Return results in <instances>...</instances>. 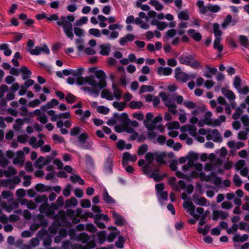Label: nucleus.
<instances>
[{
	"instance_id": "nucleus-1",
	"label": "nucleus",
	"mask_w": 249,
	"mask_h": 249,
	"mask_svg": "<svg viewBox=\"0 0 249 249\" xmlns=\"http://www.w3.org/2000/svg\"><path fill=\"white\" fill-rule=\"evenodd\" d=\"M166 157L165 152H155L147 153L145 156L146 164L142 168L143 174L149 178H153L155 181H159L162 179V177L159 174V167L154 163V160L160 164L165 163L164 159Z\"/></svg>"
},
{
	"instance_id": "nucleus-2",
	"label": "nucleus",
	"mask_w": 249,
	"mask_h": 249,
	"mask_svg": "<svg viewBox=\"0 0 249 249\" xmlns=\"http://www.w3.org/2000/svg\"><path fill=\"white\" fill-rule=\"evenodd\" d=\"M69 234L71 236V239H75L77 241H80L83 243H87V244L84 246L77 244L72 246L70 241H67L63 243L61 249H91L96 246V244L94 242L88 243L89 237L85 232L81 233L76 236L75 238H74L75 231L74 229H71L69 231Z\"/></svg>"
},
{
	"instance_id": "nucleus-3",
	"label": "nucleus",
	"mask_w": 249,
	"mask_h": 249,
	"mask_svg": "<svg viewBox=\"0 0 249 249\" xmlns=\"http://www.w3.org/2000/svg\"><path fill=\"white\" fill-rule=\"evenodd\" d=\"M49 21H56V24L61 27L66 36L71 39H73V27L72 23L74 21L75 18L73 15L63 16L59 17L57 14H54L47 17Z\"/></svg>"
},
{
	"instance_id": "nucleus-4",
	"label": "nucleus",
	"mask_w": 249,
	"mask_h": 249,
	"mask_svg": "<svg viewBox=\"0 0 249 249\" xmlns=\"http://www.w3.org/2000/svg\"><path fill=\"white\" fill-rule=\"evenodd\" d=\"M36 201L37 203L44 202L39 207V211L41 213H44L47 216H53L54 215V211L57 210L58 206L54 203L49 206L47 203L48 199L46 196H40L36 197Z\"/></svg>"
},
{
	"instance_id": "nucleus-5",
	"label": "nucleus",
	"mask_w": 249,
	"mask_h": 249,
	"mask_svg": "<svg viewBox=\"0 0 249 249\" xmlns=\"http://www.w3.org/2000/svg\"><path fill=\"white\" fill-rule=\"evenodd\" d=\"M81 212V210L77 209L76 212L72 210H68L66 213L63 211H60L58 212V213L55 215L54 219L57 221L58 224L59 225H65L66 222V216L67 215L70 217L71 219L74 218L75 216H77L79 215Z\"/></svg>"
},
{
	"instance_id": "nucleus-6",
	"label": "nucleus",
	"mask_w": 249,
	"mask_h": 249,
	"mask_svg": "<svg viewBox=\"0 0 249 249\" xmlns=\"http://www.w3.org/2000/svg\"><path fill=\"white\" fill-rule=\"evenodd\" d=\"M122 96V90L115 85H112V92L107 89H104L101 93V96L102 98L109 101H112L114 99L119 100Z\"/></svg>"
},
{
	"instance_id": "nucleus-7",
	"label": "nucleus",
	"mask_w": 249,
	"mask_h": 249,
	"mask_svg": "<svg viewBox=\"0 0 249 249\" xmlns=\"http://www.w3.org/2000/svg\"><path fill=\"white\" fill-rule=\"evenodd\" d=\"M192 177L194 178H199L201 180L206 182L211 181L215 185L218 186L222 183L220 178L217 177L214 173L211 172L208 175H206L204 173H197L196 172H193Z\"/></svg>"
},
{
	"instance_id": "nucleus-8",
	"label": "nucleus",
	"mask_w": 249,
	"mask_h": 249,
	"mask_svg": "<svg viewBox=\"0 0 249 249\" xmlns=\"http://www.w3.org/2000/svg\"><path fill=\"white\" fill-rule=\"evenodd\" d=\"M178 59L180 64L189 66L193 69L201 68L199 62L196 60L191 55H182Z\"/></svg>"
},
{
	"instance_id": "nucleus-9",
	"label": "nucleus",
	"mask_w": 249,
	"mask_h": 249,
	"mask_svg": "<svg viewBox=\"0 0 249 249\" xmlns=\"http://www.w3.org/2000/svg\"><path fill=\"white\" fill-rule=\"evenodd\" d=\"M95 77L99 80V82L96 81V85L94 86V87L99 88V89H101L105 88L107 86L106 83V75L105 72L101 70H97L95 71Z\"/></svg>"
},
{
	"instance_id": "nucleus-10",
	"label": "nucleus",
	"mask_w": 249,
	"mask_h": 249,
	"mask_svg": "<svg viewBox=\"0 0 249 249\" xmlns=\"http://www.w3.org/2000/svg\"><path fill=\"white\" fill-rule=\"evenodd\" d=\"M206 138L208 140H213L215 142L220 143L222 142V137L219 131L217 129H214L212 130L209 129Z\"/></svg>"
},
{
	"instance_id": "nucleus-11",
	"label": "nucleus",
	"mask_w": 249,
	"mask_h": 249,
	"mask_svg": "<svg viewBox=\"0 0 249 249\" xmlns=\"http://www.w3.org/2000/svg\"><path fill=\"white\" fill-rule=\"evenodd\" d=\"M76 82L78 85H89L94 87L96 85V81L93 76H86L85 77H79L76 79Z\"/></svg>"
},
{
	"instance_id": "nucleus-12",
	"label": "nucleus",
	"mask_w": 249,
	"mask_h": 249,
	"mask_svg": "<svg viewBox=\"0 0 249 249\" xmlns=\"http://www.w3.org/2000/svg\"><path fill=\"white\" fill-rule=\"evenodd\" d=\"M157 197L159 201L166 200L168 199V193L164 191V185L163 183H159L155 186Z\"/></svg>"
},
{
	"instance_id": "nucleus-13",
	"label": "nucleus",
	"mask_w": 249,
	"mask_h": 249,
	"mask_svg": "<svg viewBox=\"0 0 249 249\" xmlns=\"http://www.w3.org/2000/svg\"><path fill=\"white\" fill-rule=\"evenodd\" d=\"M36 220L39 221V223L33 224L30 227V229L33 231L37 230L39 226H46L48 224L47 219L42 214H38L36 217Z\"/></svg>"
},
{
	"instance_id": "nucleus-14",
	"label": "nucleus",
	"mask_w": 249,
	"mask_h": 249,
	"mask_svg": "<svg viewBox=\"0 0 249 249\" xmlns=\"http://www.w3.org/2000/svg\"><path fill=\"white\" fill-rule=\"evenodd\" d=\"M160 96L164 102L166 107H168L175 105V97L173 95H167L163 92L160 93Z\"/></svg>"
},
{
	"instance_id": "nucleus-15",
	"label": "nucleus",
	"mask_w": 249,
	"mask_h": 249,
	"mask_svg": "<svg viewBox=\"0 0 249 249\" xmlns=\"http://www.w3.org/2000/svg\"><path fill=\"white\" fill-rule=\"evenodd\" d=\"M183 207L186 210L187 212L193 216L194 218L196 219H198L199 218L200 216L195 213L196 207L192 202L190 201H185L183 203Z\"/></svg>"
},
{
	"instance_id": "nucleus-16",
	"label": "nucleus",
	"mask_w": 249,
	"mask_h": 249,
	"mask_svg": "<svg viewBox=\"0 0 249 249\" xmlns=\"http://www.w3.org/2000/svg\"><path fill=\"white\" fill-rule=\"evenodd\" d=\"M188 73L182 71L179 67L175 69V78L179 81L185 83L188 81Z\"/></svg>"
},
{
	"instance_id": "nucleus-17",
	"label": "nucleus",
	"mask_w": 249,
	"mask_h": 249,
	"mask_svg": "<svg viewBox=\"0 0 249 249\" xmlns=\"http://www.w3.org/2000/svg\"><path fill=\"white\" fill-rule=\"evenodd\" d=\"M229 214L228 212L222 210H214L212 213V219L216 221L220 218L222 220L226 219Z\"/></svg>"
},
{
	"instance_id": "nucleus-18",
	"label": "nucleus",
	"mask_w": 249,
	"mask_h": 249,
	"mask_svg": "<svg viewBox=\"0 0 249 249\" xmlns=\"http://www.w3.org/2000/svg\"><path fill=\"white\" fill-rule=\"evenodd\" d=\"M42 52L47 54H49L50 50L47 45L36 46L33 50H31L30 53L32 55H38Z\"/></svg>"
},
{
	"instance_id": "nucleus-19",
	"label": "nucleus",
	"mask_w": 249,
	"mask_h": 249,
	"mask_svg": "<svg viewBox=\"0 0 249 249\" xmlns=\"http://www.w3.org/2000/svg\"><path fill=\"white\" fill-rule=\"evenodd\" d=\"M137 157L135 154L132 155L129 152H125L123 154L122 160V164L124 166H126L128 161L134 162L136 160Z\"/></svg>"
},
{
	"instance_id": "nucleus-20",
	"label": "nucleus",
	"mask_w": 249,
	"mask_h": 249,
	"mask_svg": "<svg viewBox=\"0 0 249 249\" xmlns=\"http://www.w3.org/2000/svg\"><path fill=\"white\" fill-rule=\"evenodd\" d=\"M24 161V154L22 151H18L16 156L13 160V163L19 166H22Z\"/></svg>"
},
{
	"instance_id": "nucleus-21",
	"label": "nucleus",
	"mask_w": 249,
	"mask_h": 249,
	"mask_svg": "<svg viewBox=\"0 0 249 249\" xmlns=\"http://www.w3.org/2000/svg\"><path fill=\"white\" fill-rule=\"evenodd\" d=\"M172 71V69L169 67H159L157 70V74L160 76H169Z\"/></svg>"
},
{
	"instance_id": "nucleus-22",
	"label": "nucleus",
	"mask_w": 249,
	"mask_h": 249,
	"mask_svg": "<svg viewBox=\"0 0 249 249\" xmlns=\"http://www.w3.org/2000/svg\"><path fill=\"white\" fill-rule=\"evenodd\" d=\"M135 38L134 35L129 34L120 38L119 43L122 46H124L127 42L133 41Z\"/></svg>"
},
{
	"instance_id": "nucleus-23",
	"label": "nucleus",
	"mask_w": 249,
	"mask_h": 249,
	"mask_svg": "<svg viewBox=\"0 0 249 249\" xmlns=\"http://www.w3.org/2000/svg\"><path fill=\"white\" fill-rule=\"evenodd\" d=\"M36 115L37 116V120L43 124H46L48 122V118L46 115L41 111L40 109L35 110Z\"/></svg>"
},
{
	"instance_id": "nucleus-24",
	"label": "nucleus",
	"mask_w": 249,
	"mask_h": 249,
	"mask_svg": "<svg viewBox=\"0 0 249 249\" xmlns=\"http://www.w3.org/2000/svg\"><path fill=\"white\" fill-rule=\"evenodd\" d=\"M18 204L16 202H14L12 204L8 205L5 201H2L0 204V207L8 213H10L15 208L18 207Z\"/></svg>"
},
{
	"instance_id": "nucleus-25",
	"label": "nucleus",
	"mask_w": 249,
	"mask_h": 249,
	"mask_svg": "<svg viewBox=\"0 0 249 249\" xmlns=\"http://www.w3.org/2000/svg\"><path fill=\"white\" fill-rule=\"evenodd\" d=\"M49 163V160L45 159L44 157H40L35 162V166L36 168L41 169L44 165H47Z\"/></svg>"
},
{
	"instance_id": "nucleus-26",
	"label": "nucleus",
	"mask_w": 249,
	"mask_h": 249,
	"mask_svg": "<svg viewBox=\"0 0 249 249\" xmlns=\"http://www.w3.org/2000/svg\"><path fill=\"white\" fill-rule=\"evenodd\" d=\"M112 214L113 218L115 219V224L116 225L121 226L125 223V219L118 213L113 211L112 212Z\"/></svg>"
},
{
	"instance_id": "nucleus-27",
	"label": "nucleus",
	"mask_w": 249,
	"mask_h": 249,
	"mask_svg": "<svg viewBox=\"0 0 249 249\" xmlns=\"http://www.w3.org/2000/svg\"><path fill=\"white\" fill-rule=\"evenodd\" d=\"M100 53L103 55H108L111 51V45L109 43L100 45Z\"/></svg>"
},
{
	"instance_id": "nucleus-28",
	"label": "nucleus",
	"mask_w": 249,
	"mask_h": 249,
	"mask_svg": "<svg viewBox=\"0 0 249 249\" xmlns=\"http://www.w3.org/2000/svg\"><path fill=\"white\" fill-rule=\"evenodd\" d=\"M222 94L228 99L230 101H233L236 98V96L233 92L227 89L223 88L221 89Z\"/></svg>"
},
{
	"instance_id": "nucleus-29",
	"label": "nucleus",
	"mask_w": 249,
	"mask_h": 249,
	"mask_svg": "<svg viewBox=\"0 0 249 249\" xmlns=\"http://www.w3.org/2000/svg\"><path fill=\"white\" fill-rule=\"evenodd\" d=\"M29 144L34 148H37L44 144V141L42 139L37 141L36 139L34 137H32L29 140Z\"/></svg>"
},
{
	"instance_id": "nucleus-30",
	"label": "nucleus",
	"mask_w": 249,
	"mask_h": 249,
	"mask_svg": "<svg viewBox=\"0 0 249 249\" xmlns=\"http://www.w3.org/2000/svg\"><path fill=\"white\" fill-rule=\"evenodd\" d=\"M194 201L196 205L202 206H208L210 204V201L204 197L194 198Z\"/></svg>"
},
{
	"instance_id": "nucleus-31",
	"label": "nucleus",
	"mask_w": 249,
	"mask_h": 249,
	"mask_svg": "<svg viewBox=\"0 0 249 249\" xmlns=\"http://www.w3.org/2000/svg\"><path fill=\"white\" fill-rule=\"evenodd\" d=\"M58 104V101L56 99H53L50 102H48L46 105L42 106L40 109L42 111H45L47 109L53 108Z\"/></svg>"
},
{
	"instance_id": "nucleus-32",
	"label": "nucleus",
	"mask_w": 249,
	"mask_h": 249,
	"mask_svg": "<svg viewBox=\"0 0 249 249\" xmlns=\"http://www.w3.org/2000/svg\"><path fill=\"white\" fill-rule=\"evenodd\" d=\"M244 145V143L241 142H235L234 141H231L227 142V146L234 149H239L243 147Z\"/></svg>"
},
{
	"instance_id": "nucleus-33",
	"label": "nucleus",
	"mask_w": 249,
	"mask_h": 249,
	"mask_svg": "<svg viewBox=\"0 0 249 249\" xmlns=\"http://www.w3.org/2000/svg\"><path fill=\"white\" fill-rule=\"evenodd\" d=\"M20 71L22 73L23 80H27L30 78L31 71L25 66H22L20 68Z\"/></svg>"
},
{
	"instance_id": "nucleus-34",
	"label": "nucleus",
	"mask_w": 249,
	"mask_h": 249,
	"mask_svg": "<svg viewBox=\"0 0 249 249\" xmlns=\"http://www.w3.org/2000/svg\"><path fill=\"white\" fill-rule=\"evenodd\" d=\"M212 116L213 114L211 111H207L204 114V119L203 120L204 121L205 124L213 126V120L212 119Z\"/></svg>"
},
{
	"instance_id": "nucleus-35",
	"label": "nucleus",
	"mask_w": 249,
	"mask_h": 249,
	"mask_svg": "<svg viewBox=\"0 0 249 249\" xmlns=\"http://www.w3.org/2000/svg\"><path fill=\"white\" fill-rule=\"evenodd\" d=\"M112 162L113 159L112 157L108 156L107 159L104 165V168L107 172L109 173L112 172Z\"/></svg>"
},
{
	"instance_id": "nucleus-36",
	"label": "nucleus",
	"mask_w": 249,
	"mask_h": 249,
	"mask_svg": "<svg viewBox=\"0 0 249 249\" xmlns=\"http://www.w3.org/2000/svg\"><path fill=\"white\" fill-rule=\"evenodd\" d=\"M188 35L196 41H200L202 38L201 35L194 29H189L187 31Z\"/></svg>"
},
{
	"instance_id": "nucleus-37",
	"label": "nucleus",
	"mask_w": 249,
	"mask_h": 249,
	"mask_svg": "<svg viewBox=\"0 0 249 249\" xmlns=\"http://www.w3.org/2000/svg\"><path fill=\"white\" fill-rule=\"evenodd\" d=\"M236 23L235 20H232V17L231 15H228L226 16L224 19V21L221 24V27L223 28H226L230 23H231L232 25H234Z\"/></svg>"
},
{
	"instance_id": "nucleus-38",
	"label": "nucleus",
	"mask_w": 249,
	"mask_h": 249,
	"mask_svg": "<svg viewBox=\"0 0 249 249\" xmlns=\"http://www.w3.org/2000/svg\"><path fill=\"white\" fill-rule=\"evenodd\" d=\"M249 237L248 234H245L241 236L240 234H235L232 237V240L236 242H244L247 240Z\"/></svg>"
},
{
	"instance_id": "nucleus-39",
	"label": "nucleus",
	"mask_w": 249,
	"mask_h": 249,
	"mask_svg": "<svg viewBox=\"0 0 249 249\" xmlns=\"http://www.w3.org/2000/svg\"><path fill=\"white\" fill-rule=\"evenodd\" d=\"M103 197L104 200L107 203L112 204L115 202V200L109 196L106 189L104 190Z\"/></svg>"
},
{
	"instance_id": "nucleus-40",
	"label": "nucleus",
	"mask_w": 249,
	"mask_h": 249,
	"mask_svg": "<svg viewBox=\"0 0 249 249\" xmlns=\"http://www.w3.org/2000/svg\"><path fill=\"white\" fill-rule=\"evenodd\" d=\"M195 171H192L189 174V175H185L182 173L181 172L179 171H178L176 172V176L178 178H184L188 180H191L193 178H194L192 177V174L193 172H195Z\"/></svg>"
},
{
	"instance_id": "nucleus-41",
	"label": "nucleus",
	"mask_w": 249,
	"mask_h": 249,
	"mask_svg": "<svg viewBox=\"0 0 249 249\" xmlns=\"http://www.w3.org/2000/svg\"><path fill=\"white\" fill-rule=\"evenodd\" d=\"M221 38H215L213 42V48L217 50L219 53L223 51V46L220 44Z\"/></svg>"
},
{
	"instance_id": "nucleus-42",
	"label": "nucleus",
	"mask_w": 249,
	"mask_h": 249,
	"mask_svg": "<svg viewBox=\"0 0 249 249\" xmlns=\"http://www.w3.org/2000/svg\"><path fill=\"white\" fill-rule=\"evenodd\" d=\"M88 135L86 133H82L78 137L79 146L81 148L82 145L86 143L88 138Z\"/></svg>"
},
{
	"instance_id": "nucleus-43",
	"label": "nucleus",
	"mask_w": 249,
	"mask_h": 249,
	"mask_svg": "<svg viewBox=\"0 0 249 249\" xmlns=\"http://www.w3.org/2000/svg\"><path fill=\"white\" fill-rule=\"evenodd\" d=\"M128 106L131 109H140L143 106V103L141 101H131Z\"/></svg>"
},
{
	"instance_id": "nucleus-44",
	"label": "nucleus",
	"mask_w": 249,
	"mask_h": 249,
	"mask_svg": "<svg viewBox=\"0 0 249 249\" xmlns=\"http://www.w3.org/2000/svg\"><path fill=\"white\" fill-rule=\"evenodd\" d=\"M84 71V69L81 67L75 70L71 69V75L76 77L77 79L83 74Z\"/></svg>"
},
{
	"instance_id": "nucleus-45",
	"label": "nucleus",
	"mask_w": 249,
	"mask_h": 249,
	"mask_svg": "<svg viewBox=\"0 0 249 249\" xmlns=\"http://www.w3.org/2000/svg\"><path fill=\"white\" fill-rule=\"evenodd\" d=\"M24 123V120L22 119H17L13 125V129L16 131H18L20 129L21 126Z\"/></svg>"
},
{
	"instance_id": "nucleus-46",
	"label": "nucleus",
	"mask_w": 249,
	"mask_h": 249,
	"mask_svg": "<svg viewBox=\"0 0 249 249\" xmlns=\"http://www.w3.org/2000/svg\"><path fill=\"white\" fill-rule=\"evenodd\" d=\"M143 124L148 130H154L156 128V123L152 121H143Z\"/></svg>"
},
{
	"instance_id": "nucleus-47",
	"label": "nucleus",
	"mask_w": 249,
	"mask_h": 249,
	"mask_svg": "<svg viewBox=\"0 0 249 249\" xmlns=\"http://www.w3.org/2000/svg\"><path fill=\"white\" fill-rule=\"evenodd\" d=\"M149 3L158 11H160L163 8V6L156 0H150Z\"/></svg>"
},
{
	"instance_id": "nucleus-48",
	"label": "nucleus",
	"mask_w": 249,
	"mask_h": 249,
	"mask_svg": "<svg viewBox=\"0 0 249 249\" xmlns=\"http://www.w3.org/2000/svg\"><path fill=\"white\" fill-rule=\"evenodd\" d=\"M70 179L74 183L77 182L80 185H83L84 184V180L77 175L71 176L70 177Z\"/></svg>"
},
{
	"instance_id": "nucleus-49",
	"label": "nucleus",
	"mask_w": 249,
	"mask_h": 249,
	"mask_svg": "<svg viewBox=\"0 0 249 249\" xmlns=\"http://www.w3.org/2000/svg\"><path fill=\"white\" fill-rule=\"evenodd\" d=\"M239 40L240 44L243 46L244 47L247 48L248 47L249 43V39L247 36L244 35H240L239 36Z\"/></svg>"
},
{
	"instance_id": "nucleus-50",
	"label": "nucleus",
	"mask_w": 249,
	"mask_h": 249,
	"mask_svg": "<svg viewBox=\"0 0 249 249\" xmlns=\"http://www.w3.org/2000/svg\"><path fill=\"white\" fill-rule=\"evenodd\" d=\"M112 106L117 110L121 111L124 109L126 105L124 102H113L112 103Z\"/></svg>"
},
{
	"instance_id": "nucleus-51",
	"label": "nucleus",
	"mask_w": 249,
	"mask_h": 249,
	"mask_svg": "<svg viewBox=\"0 0 249 249\" xmlns=\"http://www.w3.org/2000/svg\"><path fill=\"white\" fill-rule=\"evenodd\" d=\"M35 188L37 191L39 192H47L50 190V187L49 186L41 183L36 184L35 186Z\"/></svg>"
},
{
	"instance_id": "nucleus-52",
	"label": "nucleus",
	"mask_w": 249,
	"mask_h": 249,
	"mask_svg": "<svg viewBox=\"0 0 249 249\" xmlns=\"http://www.w3.org/2000/svg\"><path fill=\"white\" fill-rule=\"evenodd\" d=\"M213 30L215 38H221L222 32L219 30V26L217 23L213 25Z\"/></svg>"
},
{
	"instance_id": "nucleus-53",
	"label": "nucleus",
	"mask_w": 249,
	"mask_h": 249,
	"mask_svg": "<svg viewBox=\"0 0 249 249\" xmlns=\"http://www.w3.org/2000/svg\"><path fill=\"white\" fill-rule=\"evenodd\" d=\"M0 49L4 51V54L6 56H10L12 53V51L9 48L7 44H2L0 45Z\"/></svg>"
},
{
	"instance_id": "nucleus-54",
	"label": "nucleus",
	"mask_w": 249,
	"mask_h": 249,
	"mask_svg": "<svg viewBox=\"0 0 249 249\" xmlns=\"http://www.w3.org/2000/svg\"><path fill=\"white\" fill-rule=\"evenodd\" d=\"M226 121V117L224 115H220L218 118L213 120V126H220L221 124Z\"/></svg>"
},
{
	"instance_id": "nucleus-55",
	"label": "nucleus",
	"mask_w": 249,
	"mask_h": 249,
	"mask_svg": "<svg viewBox=\"0 0 249 249\" xmlns=\"http://www.w3.org/2000/svg\"><path fill=\"white\" fill-rule=\"evenodd\" d=\"M154 90V88L151 86L142 85L139 91V94L145 92H152Z\"/></svg>"
},
{
	"instance_id": "nucleus-56",
	"label": "nucleus",
	"mask_w": 249,
	"mask_h": 249,
	"mask_svg": "<svg viewBox=\"0 0 249 249\" xmlns=\"http://www.w3.org/2000/svg\"><path fill=\"white\" fill-rule=\"evenodd\" d=\"M78 204L77 200L74 197L68 199L65 202L66 206L67 207H70L71 206H76Z\"/></svg>"
},
{
	"instance_id": "nucleus-57",
	"label": "nucleus",
	"mask_w": 249,
	"mask_h": 249,
	"mask_svg": "<svg viewBox=\"0 0 249 249\" xmlns=\"http://www.w3.org/2000/svg\"><path fill=\"white\" fill-rule=\"evenodd\" d=\"M178 18L179 19L183 20H187L189 18V16L187 11H182L178 14Z\"/></svg>"
},
{
	"instance_id": "nucleus-58",
	"label": "nucleus",
	"mask_w": 249,
	"mask_h": 249,
	"mask_svg": "<svg viewBox=\"0 0 249 249\" xmlns=\"http://www.w3.org/2000/svg\"><path fill=\"white\" fill-rule=\"evenodd\" d=\"M110 109L107 107L104 106H100L97 107V111L101 114L104 115L107 114L109 112Z\"/></svg>"
},
{
	"instance_id": "nucleus-59",
	"label": "nucleus",
	"mask_w": 249,
	"mask_h": 249,
	"mask_svg": "<svg viewBox=\"0 0 249 249\" xmlns=\"http://www.w3.org/2000/svg\"><path fill=\"white\" fill-rule=\"evenodd\" d=\"M208 156V158L212 163L216 162L218 165H220L222 163L221 160L218 158H216L215 155L213 153L210 154Z\"/></svg>"
},
{
	"instance_id": "nucleus-60",
	"label": "nucleus",
	"mask_w": 249,
	"mask_h": 249,
	"mask_svg": "<svg viewBox=\"0 0 249 249\" xmlns=\"http://www.w3.org/2000/svg\"><path fill=\"white\" fill-rule=\"evenodd\" d=\"M89 34L96 37H100L101 36V33L100 30L95 28L90 29L89 31Z\"/></svg>"
},
{
	"instance_id": "nucleus-61",
	"label": "nucleus",
	"mask_w": 249,
	"mask_h": 249,
	"mask_svg": "<svg viewBox=\"0 0 249 249\" xmlns=\"http://www.w3.org/2000/svg\"><path fill=\"white\" fill-rule=\"evenodd\" d=\"M209 11H211L213 13L218 12L221 9L220 6L218 5H213L212 4H208V7Z\"/></svg>"
},
{
	"instance_id": "nucleus-62",
	"label": "nucleus",
	"mask_w": 249,
	"mask_h": 249,
	"mask_svg": "<svg viewBox=\"0 0 249 249\" xmlns=\"http://www.w3.org/2000/svg\"><path fill=\"white\" fill-rule=\"evenodd\" d=\"M215 153L218 154L219 157L224 158L227 155V150L225 147H223L221 149L217 150Z\"/></svg>"
},
{
	"instance_id": "nucleus-63",
	"label": "nucleus",
	"mask_w": 249,
	"mask_h": 249,
	"mask_svg": "<svg viewBox=\"0 0 249 249\" xmlns=\"http://www.w3.org/2000/svg\"><path fill=\"white\" fill-rule=\"evenodd\" d=\"M241 84V79L240 77L238 76H236L234 77L233 82V85L234 87L237 90H238V89H239V88H240Z\"/></svg>"
},
{
	"instance_id": "nucleus-64",
	"label": "nucleus",
	"mask_w": 249,
	"mask_h": 249,
	"mask_svg": "<svg viewBox=\"0 0 249 249\" xmlns=\"http://www.w3.org/2000/svg\"><path fill=\"white\" fill-rule=\"evenodd\" d=\"M238 228L240 230L249 231V224L244 222H241L238 224Z\"/></svg>"
}]
</instances>
